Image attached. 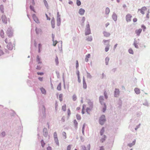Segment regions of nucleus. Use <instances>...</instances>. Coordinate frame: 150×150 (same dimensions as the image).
<instances>
[{"mask_svg":"<svg viewBox=\"0 0 150 150\" xmlns=\"http://www.w3.org/2000/svg\"><path fill=\"white\" fill-rule=\"evenodd\" d=\"M105 120H106L105 116L104 115H102L100 118L99 123L100 125H102L105 122Z\"/></svg>","mask_w":150,"mask_h":150,"instance_id":"1","label":"nucleus"},{"mask_svg":"<svg viewBox=\"0 0 150 150\" xmlns=\"http://www.w3.org/2000/svg\"><path fill=\"white\" fill-rule=\"evenodd\" d=\"M140 11L141 13L144 14L145 12L147 11V9L146 7L145 6L142 7L141 9H138V11Z\"/></svg>","mask_w":150,"mask_h":150,"instance_id":"2","label":"nucleus"},{"mask_svg":"<svg viewBox=\"0 0 150 150\" xmlns=\"http://www.w3.org/2000/svg\"><path fill=\"white\" fill-rule=\"evenodd\" d=\"M132 16L130 14H128L126 16V18L127 21V22H130L131 21Z\"/></svg>","mask_w":150,"mask_h":150,"instance_id":"3","label":"nucleus"},{"mask_svg":"<svg viewBox=\"0 0 150 150\" xmlns=\"http://www.w3.org/2000/svg\"><path fill=\"white\" fill-rule=\"evenodd\" d=\"M120 93V91L118 89L116 88L114 91V96L115 97H118Z\"/></svg>","mask_w":150,"mask_h":150,"instance_id":"4","label":"nucleus"},{"mask_svg":"<svg viewBox=\"0 0 150 150\" xmlns=\"http://www.w3.org/2000/svg\"><path fill=\"white\" fill-rule=\"evenodd\" d=\"M1 19L4 23H7V19L6 16L4 15H3L1 16Z\"/></svg>","mask_w":150,"mask_h":150,"instance_id":"5","label":"nucleus"},{"mask_svg":"<svg viewBox=\"0 0 150 150\" xmlns=\"http://www.w3.org/2000/svg\"><path fill=\"white\" fill-rule=\"evenodd\" d=\"M32 17L34 21L37 23H38L39 22V21L37 17L35 14H33L32 16Z\"/></svg>","mask_w":150,"mask_h":150,"instance_id":"6","label":"nucleus"},{"mask_svg":"<svg viewBox=\"0 0 150 150\" xmlns=\"http://www.w3.org/2000/svg\"><path fill=\"white\" fill-rule=\"evenodd\" d=\"M51 24L52 28H55V20L54 18H53L51 20Z\"/></svg>","mask_w":150,"mask_h":150,"instance_id":"7","label":"nucleus"},{"mask_svg":"<svg viewBox=\"0 0 150 150\" xmlns=\"http://www.w3.org/2000/svg\"><path fill=\"white\" fill-rule=\"evenodd\" d=\"M106 137L105 135L102 136L100 139V142L101 143H103L104 141L105 140Z\"/></svg>","mask_w":150,"mask_h":150,"instance_id":"8","label":"nucleus"},{"mask_svg":"<svg viewBox=\"0 0 150 150\" xmlns=\"http://www.w3.org/2000/svg\"><path fill=\"white\" fill-rule=\"evenodd\" d=\"M7 48L9 50H12L13 48V46L11 43H9L7 45Z\"/></svg>","mask_w":150,"mask_h":150,"instance_id":"9","label":"nucleus"},{"mask_svg":"<svg viewBox=\"0 0 150 150\" xmlns=\"http://www.w3.org/2000/svg\"><path fill=\"white\" fill-rule=\"evenodd\" d=\"M85 12V10L84 9H83L82 8H80L79 10V13L81 15H83Z\"/></svg>","mask_w":150,"mask_h":150,"instance_id":"10","label":"nucleus"},{"mask_svg":"<svg viewBox=\"0 0 150 150\" xmlns=\"http://www.w3.org/2000/svg\"><path fill=\"white\" fill-rule=\"evenodd\" d=\"M142 31V29H139L138 30H136L135 31V33L137 35H139Z\"/></svg>","mask_w":150,"mask_h":150,"instance_id":"11","label":"nucleus"},{"mask_svg":"<svg viewBox=\"0 0 150 150\" xmlns=\"http://www.w3.org/2000/svg\"><path fill=\"white\" fill-rule=\"evenodd\" d=\"M73 122H74V126L75 128L76 129H77L78 127V124L77 122V121H76V120H74Z\"/></svg>","mask_w":150,"mask_h":150,"instance_id":"12","label":"nucleus"},{"mask_svg":"<svg viewBox=\"0 0 150 150\" xmlns=\"http://www.w3.org/2000/svg\"><path fill=\"white\" fill-rule=\"evenodd\" d=\"M83 88L84 89H86L87 88V85L84 78L83 80Z\"/></svg>","mask_w":150,"mask_h":150,"instance_id":"13","label":"nucleus"},{"mask_svg":"<svg viewBox=\"0 0 150 150\" xmlns=\"http://www.w3.org/2000/svg\"><path fill=\"white\" fill-rule=\"evenodd\" d=\"M112 17L115 21H116L117 19V16L115 13H113L112 15Z\"/></svg>","mask_w":150,"mask_h":150,"instance_id":"14","label":"nucleus"},{"mask_svg":"<svg viewBox=\"0 0 150 150\" xmlns=\"http://www.w3.org/2000/svg\"><path fill=\"white\" fill-rule=\"evenodd\" d=\"M57 25L58 26H59L60 24L61 23V19L60 17H59V16L57 17Z\"/></svg>","mask_w":150,"mask_h":150,"instance_id":"15","label":"nucleus"},{"mask_svg":"<svg viewBox=\"0 0 150 150\" xmlns=\"http://www.w3.org/2000/svg\"><path fill=\"white\" fill-rule=\"evenodd\" d=\"M36 61L38 64L42 63V62L40 61V58L38 56H37Z\"/></svg>","mask_w":150,"mask_h":150,"instance_id":"16","label":"nucleus"},{"mask_svg":"<svg viewBox=\"0 0 150 150\" xmlns=\"http://www.w3.org/2000/svg\"><path fill=\"white\" fill-rule=\"evenodd\" d=\"M103 34H104V36L106 37H108L110 35V33H109L108 32H105V31L103 32Z\"/></svg>","mask_w":150,"mask_h":150,"instance_id":"17","label":"nucleus"},{"mask_svg":"<svg viewBox=\"0 0 150 150\" xmlns=\"http://www.w3.org/2000/svg\"><path fill=\"white\" fill-rule=\"evenodd\" d=\"M134 91L137 94H139L140 93V90L138 88H135L134 89Z\"/></svg>","mask_w":150,"mask_h":150,"instance_id":"18","label":"nucleus"},{"mask_svg":"<svg viewBox=\"0 0 150 150\" xmlns=\"http://www.w3.org/2000/svg\"><path fill=\"white\" fill-rule=\"evenodd\" d=\"M92 106H91L89 108H87L86 109V111L88 113H89V112H90V111H91V110H92Z\"/></svg>","mask_w":150,"mask_h":150,"instance_id":"19","label":"nucleus"},{"mask_svg":"<svg viewBox=\"0 0 150 150\" xmlns=\"http://www.w3.org/2000/svg\"><path fill=\"white\" fill-rule=\"evenodd\" d=\"M105 132L104 128L103 127L102 129H101L100 132V135L102 136L103 134Z\"/></svg>","mask_w":150,"mask_h":150,"instance_id":"20","label":"nucleus"},{"mask_svg":"<svg viewBox=\"0 0 150 150\" xmlns=\"http://www.w3.org/2000/svg\"><path fill=\"white\" fill-rule=\"evenodd\" d=\"M90 56L91 55H90V54H88L87 55H86V57L85 58V61L86 62H88V58H89L90 57Z\"/></svg>","mask_w":150,"mask_h":150,"instance_id":"21","label":"nucleus"},{"mask_svg":"<svg viewBox=\"0 0 150 150\" xmlns=\"http://www.w3.org/2000/svg\"><path fill=\"white\" fill-rule=\"evenodd\" d=\"M41 91L42 93L44 94H45L46 93V91L43 88H40Z\"/></svg>","mask_w":150,"mask_h":150,"instance_id":"22","label":"nucleus"},{"mask_svg":"<svg viewBox=\"0 0 150 150\" xmlns=\"http://www.w3.org/2000/svg\"><path fill=\"white\" fill-rule=\"evenodd\" d=\"M55 61L56 63V64L57 65H58L59 64L58 59L57 57V56L55 59Z\"/></svg>","mask_w":150,"mask_h":150,"instance_id":"23","label":"nucleus"},{"mask_svg":"<svg viewBox=\"0 0 150 150\" xmlns=\"http://www.w3.org/2000/svg\"><path fill=\"white\" fill-rule=\"evenodd\" d=\"M57 89L59 91L61 90V83H59L57 87Z\"/></svg>","mask_w":150,"mask_h":150,"instance_id":"24","label":"nucleus"},{"mask_svg":"<svg viewBox=\"0 0 150 150\" xmlns=\"http://www.w3.org/2000/svg\"><path fill=\"white\" fill-rule=\"evenodd\" d=\"M52 40L53 41V45L54 46H55L57 42L56 40L54 41V37L53 36H52Z\"/></svg>","mask_w":150,"mask_h":150,"instance_id":"25","label":"nucleus"},{"mask_svg":"<svg viewBox=\"0 0 150 150\" xmlns=\"http://www.w3.org/2000/svg\"><path fill=\"white\" fill-rule=\"evenodd\" d=\"M62 135L63 137V138L64 139H66L67 138L66 133L65 132H63L62 133Z\"/></svg>","mask_w":150,"mask_h":150,"instance_id":"26","label":"nucleus"},{"mask_svg":"<svg viewBox=\"0 0 150 150\" xmlns=\"http://www.w3.org/2000/svg\"><path fill=\"white\" fill-rule=\"evenodd\" d=\"M63 95L62 94H61L59 96V99L60 101H62V100Z\"/></svg>","mask_w":150,"mask_h":150,"instance_id":"27","label":"nucleus"},{"mask_svg":"<svg viewBox=\"0 0 150 150\" xmlns=\"http://www.w3.org/2000/svg\"><path fill=\"white\" fill-rule=\"evenodd\" d=\"M109 60V58L108 57H107L105 59V63L106 65H108Z\"/></svg>","mask_w":150,"mask_h":150,"instance_id":"28","label":"nucleus"},{"mask_svg":"<svg viewBox=\"0 0 150 150\" xmlns=\"http://www.w3.org/2000/svg\"><path fill=\"white\" fill-rule=\"evenodd\" d=\"M54 140L55 143H56L57 145L58 146H59V140H58V139L57 138V139H54Z\"/></svg>","mask_w":150,"mask_h":150,"instance_id":"29","label":"nucleus"},{"mask_svg":"<svg viewBox=\"0 0 150 150\" xmlns=\"http://www.w3.org/2000/svg\"><path fill=\"white\" fill-rule=\"evenodd\" d=\"M41 146H42L43 147H44V146H45V143L44 142V141L43 140H42L41 141Z\"/></svg>","mask_w":150,"mask_h":150,"instance_id":"30","label":"nucleus"},{"mask_svg":"<svg viewBox=\"0 0 150 150\" xmlns=\"http://www.w3.org/2000/svg\"><path fill=\"white\" fill-rule=\"evenodd\" d=\"M76 99L77 97L76 95L75 94L74 95L72 96L73 100L74 101H75L76 100Z\"/></svg>","mask_w":150,"mask_h":150,"instance_id":"31","label":"nucleus"},{"mask_svg":"<svg viewBox=\"0 0 150 150\" xmlns=\"http://www.w3.org/2000/svg\"><path fill=\"white\" fill-rule=\"evenodd\" d=\"M129 52V53L131 54H133L134 53V52L132 49L130 48L129 50H128Z\"/></svg>","mask_w":150,"mask_h":150,"instance_id":"32","label":"nucleus"},{"mask_svg":"<svg viewBox=\"0 0 150 150\" xmlns=\"http://www.w3.org/2000/svg\"><path fill=\"white\" fill-rule=\"evenodd\" d=\"M53 135H54V139L58 138L57 137V133L56 132H54V133Z\"/></svg>","mask_w":150,"mask_h":150,"instance_id":"33","label":"nucleus"},{"mask_svg":"<svg viewBox=\"0 0 150 150\" xmlns=\"http://www.w3.org/2000/svg\"><path fill=\"white\" fill-rule=\"evenodd\" d=\"M110 9L109 8H106L105 10L106 13L107 14H108L110 12Z\"/></svg>","mask_w":150,"mask_h":150,"instance_id":"34","label":"nucleus"},{"mask_svg":"<svg viewBox=\"0 0 150 150\" xmlns=\"http://www.w3.org/2000/svg\"><path fill=\"white\" fill-rule=\"evenodd\" d=\"M76 4L78 6H79L81 4V2L79 0H76Z\"/></svg>","mask_w":150,"mask_h":150,"instance_id":"35","label":"nucleus"},{"mask_svg":"<svg viewBox=\"0 0 150 150\" xmlns=\"http://www.w3.org/2000/svg\"><path fill=\"white\" fill-rule=\"evenodd\" d=\"M133 45L135 48H138V46L137 45V43H136V42H134V43Z\"/></svg>","mask_w":150,"mask_h":150,"instance_id":"36","label":"nucleus"},{"mask_svg":"<svg viewBox=\"0 0 150 150\" xmlns=\"http://www.w3.org/2000/svg\"><path fill=\"white\" fill-rule=\"evenodd\" d=\"M81 116L79 114H77L76 115V118L78 120H80L81 119Z\"/></svg>","mask_w":150,"mask_h":150,"instance_id":"37","label":"nucleus"},{"mask_svg":"<svg viewBox=\"0 0 150 150\" xmlns=\"http://www.w3.org/2000/svg\"><path fill=\"white\" fill-rule=\"evenodd\" d=\"M103 112H104L106 110V107L105 104H103Z\"/></svg>","mask_w":150,"mask_h":150,"instance_id":"38","label":"nucleus"},{"mask_svg":"<svg viewBox=\"0 0 150 150\" xmlns=\"http://www.w3.org/2000/svg\"><path fill=\"white\" fill-rule=\"evenodd\" d=\"M103 96H100L99 98V100L100 102L101 103L103 102Z\"/></svg>","mask_w":150,"mask_h":150,"instance_id":"39","label":"nucleus"},{"mask_svg":"<svg viewBox=\"0 0 150 150\" xmlns=\"http://www.w3.org/2000/svg\"><path fill=\"white\" fill-rule=\"evenodd\" d=\"M135 141H134L132 143V144H129L128 146L130 147L132 146L133 145H134L135 144Z\"/></svg>","mask_w":150,"mask_h":150,"instance_id":"40","label":"nucleus"},{"mask_svg":"<svg viewBox=\"0 0 150 150\" xmlns=\"http://www.w3.org/2000/svg\"><path fill=\"white\" fill-rule=\"evenodd\" d=\"M71 145H69L67 147V150H71Z\"/></svg>","mask_w":150,"mask_h":150,"instance_id":"41","label":"nucleus"},{"mask_svg":"<svg viewBox=\"0 0 150 150\" xmlns=\"http://www.w3.org/2000/svg\"><path fill=\"white\" fill-rule=\"evenodd\" d=\"M85 33L86 35H89L90 33V30H88L87 31L85 32Z\"/></svg>","mask_w":150,"mask_h":150,"instance_id":"42","label":"nucleus"},{"mask_svg":"<svg viewBox=\"0 0 150 150\" xmlns=\"http://www.w3.org/2000/svg\"><path fill=\"white\" fill-rule=\"evenodd\" d=\"M62 109L64 111H65L66 110V106L65 105H64L62 107Z\"/></svg>","mask_w":150,"mask_h":150,"instance_id":"43","label":"nucleus"},{"mask_svg":"<svg viewBox=\"0 0 150 150\" xmlns=\"http://www.w3.org/2000/svg\"><path fill=\"white\" fill-rule=\"evenodd\" d=\"M104 95L106 99H107L108 98V97L107 96V93L106 91L104 92Z\"/></svg>","mask_w":150,"mask_h":150,"instance_id":"44","label":"nucleus"},{"mask_svg":"<svg viewBox=\"0 0 150 150\" xmlns=\"http://www.w3.org/2000/svg\"><path fill=\"white\" fill-rule=\"evenodd\" d=\"M79 67V63L78 61L76 60V67L77 69Z\"/></svg>","mask_w":150,"mask_h":150,"instance_id":"45","label":"nucleus"},{"mask_svg":"<svg viewBox=\"0 0 150 150\" xmlns=\"http://www.w3.org/2000/svg\"><path fill=\"white\" fill-rule=\"evenodd\" d=\"M109 50V46H107L105 48V51L107 52Z\"/></svg>","mask_w":150,"mask_h":150,"instance_id":"46","label":"nucleus"},{"mask_svg":"<svg viewBox=\"0 0 150 150\" xmlns=\"http://www.w3.org/2000/svg\"><path fill=\"white\" fill-rule=\"evenodd\" d=\"M44 2L45 6H48V4L47 3V1L46 0H44Z\"/></svg>","mask_w":150,"mask_h":150,"instance_id":"47","label":"nucleus"},{"mask_svg":"<svg viewBox=\"0 0 150 150\" xmlns=\"http://www.w3.org/2000/svg\"><path fill=\"white\" fill-rule=\"evenodd\" d=\"M85 106V105H83L82 110V113L83 114L84 113V112L83 111V110L84 109V107Z\"/></svg>","mask_w":150,"mask_h":150,"instance_id":"48","label":"nucleus"},{"mask_svg":"<svg viewBox=\"0 0 150 150\" xmlns=\"http://www.w3.org/2000/svg\"><path fill=\"white\" fill-rule=\"evenodd\" d=\"M37 74L38 75H42L44 74V73L43 72H37Z\"/></svg>","mask_w":150,"mask_h":150,"instance_id":"49","label":"nucleus"},{"mask_svg":"<svg viewBox=\"0 0 150 150\" xmlns=\"http://www.w3.org/2000/svg\"><path fill=\"white\" fill-rule=\"evenodd\" d=\"M43 135L44 136L46 137L48 135V133L47 132H44Z\"/></svg>","mask_w":150,"mask_h":150,"instance_id":"50","label":"nucleus"},{"mask_svg":"<svg viewBox=\"0 0 150 150\" xmlns=\"http://www.w3.org/2000/svg\"><path fill=\"white\" fill-rule=\"evenodd\" d=\"M149 10H148L147 11V15H146V17L147 18H149Z\"/></svg>","mask_w":150,"mask_h":150,"instance_id":"51","label":"nucleus"},{"mask_svg":"<svg viewBox=\"0 0 150 150\" xmlns=\"http://www.w3.org/2000/svg\"><path fill=\"white\" fill-rule=\"evenodd\" d=\"M68 114L69 116L71 114V111L69 109L67 111Z\"/></svg>","mask_w":150,"mask_h":150,"instance_id":"52","label":"nucleus"},{"mask_svg":"<svg viewBox=\"0 0 150 150\" xmlns=\"http://www.w3.org/2000/svg\"><path fill=\"white\" fill-rule=\"evenodd\" d=\"M4 54V52H3V51L1 50H0V56H1V55L3 54Z\"/></svg>","mask_w":150,"mask_h":150,"instance_id":"53","label":"nucleus"},{"mask_svg":"<svg viewBox=\"0 0 150 150\" xmlns=\"http://www.w3.org/2000/svg\"><path fill=\"white\" fill-rule=\"evenodd\" d=\"M41 67L40 66H37L36 69L38 70H40L41 69Z\"/></svg>","mask_w":150,"mask_h":150,"instance_id":"54","label":"nucleus"},{"mask_svg":"<svg viewBox=\"0 0 150 150\" xmlns=\"http://www.w3.org/2000/svg\"><path fill=\"white\" fill-rule=\"evenodd\" d=\"M30 8L31 9V10L33 11L34 12H35L33 7L32 6H30Z\"/></svg>","mask_w":150,"mask_h":150,"instance_id":"55","label":"nucleus"},{"mask_svg":"<svg viewBox=\"0 0 150 150\" xmlns=\"http://www.w3.org/2000/svg\"><path fill=\"white\" fill-rule=\"evenodd\" d=\"M103 42L104 43H105L106 42H108V43H109V40H104L103 41Z\"/></svg>","mask_w":150,"mask_h":150,"instance_id":"56","label":"nucleus"},{"mask_svg":"<svg viewBox=\"0 0 150 150\" xmlns=\"http://www.w3.org/2000/svg\"><path fill=\"white\" fill-rule=\"evenodd\" d=\"M45 15L47 17V20H50V18L48 17L47 15L46 14Z\"/></svg>","mask_w":150,"mask_h":150,"instance_id":"57","label":"nucleus"},{"mask_svg":"<svg viewBox=\"0 0 150 150\" xmlns=\"http://www.w3.org/2000/svg\"><path fill=\"white\" fill-rule=\"evenodd\" d=\"M133 20L134 22H135L137 21V19L136 18H133Z\"/></svg>","mask_w":150,"mask_h":150,"instance_id":"58","label":"nucleus"},{"mask_svg":"<svg viewBox=\"0 0 150 150\" xmlns=\"http://www.w3.org/2000/svg\"><path fill=\"white\" fill-rule=\"evenodd\" d=\"M61 121H62V122H64V121H65V118L64 117H63L62 119H61Z\"/></svg>","mask_w":150,"mask_h":150,"instance_id":"59","label":"nucleus"},{"mask_svg":"<svg viewBox=\"0 0 150 150\" xmlns=\"http://www.w3.org/2000/svg\"><path fill=\"white\" fill-rule=\"evenodd\" d=\"M47 150H52V148L51 147L49 146L47 148Z\"/></svg>","mask_w":150,"mask_h":150,"instance_id":"60","label":"nucleus"},{"mask_svg":"<svg viewBox=\"0 0 150 150\" xmlns=\"http://www.w3.org/2000/svg\"><path fill=\"white\" fill-rule=\"evenodd\" d=\"M78 81H79V82H81V80L80 79V76H79V75H78Z\"/></svg>","mask_w":150,"mask_h":150,"instance_id":"61","label":"nucleus"},{"mask_svg":"<svg viewBox=\"0 0 150 150\" xmlns=\"http://www.w3.org/2000/svg\"><path fill=\"white\" fill-rule=\"evenodd\" d=\"M99 150H104V149L103 146L100 147Z\"/></svg>","mask_w":150,"mask_h":150,"instance_id":"62","label":"nucleus"},{"mask_svg":"<svg viewBox=\"0 0 150 150\" xmlns=\"http://www.w3.org/2000/svg\"><path fill=\"white\" fill-rule=\"evenodd\" d=\"M38 79L41 81H42L43 80V78L42 77H39Z\"/></svg>","mask_w":150,"mask_h":150,"instance_id":"63","label":"nucleus"},{"mask_svg":"<svg viewBox=\"0 0 150 150\" xmlns=\"http://www.w3.org/2000/svg\"><path fill=\"white\" fill-rule=\"evenodd\" d=\"M109 25V23H107L105 24V27H107L108 25Z\"/></svg>","mask_w":150,"mask_h":150,"instance_id":"64","label":"nucleus"}]
</instances>
